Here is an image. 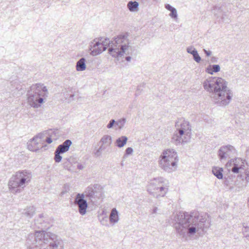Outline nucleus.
Here are the masks:
<instances>
[{
  "mask_svg": "<svg viewBox=\"0 0 249 249\" xmlns=\"http://www.w3.org/2000/svg\"><path fill=\"white\" fill-rule=\"evenodd\" d=\"M212 12L217 18H219L223 20L224 19L226 14L223 12L221 6H215L212 10Z\"/></svg>",
  "mask_w": 249,
  "mask_h": 249,
  "instance_id": "f3484780",
  "label": "nucleus"
},
{
  "mask_svg": "<svg viewBox=\"0 0 249 249\" xmlns=\"http://www.w3.org/2000/svg\"><path fill=\"white\" fill-rule=\"evenodd\" d=\"M203 51L206 54V55L208 56H210L212 54V52L210 51H207L205 49H203Z\"/></svg>",
  "mask_w": 249,
  "mask_h": 249,
  "instance_id": "c9c22d12",
  "label": "nucleus"
},
{
  "mask_svg": "<svg viewBox=\"0 0 249 249\" xmlns=\"http://www.w3.org/2000/svg\"><path fill=\"white\" fill-rule=\"evenodd\" d=\"M193 59L197 63H199L201 61V57L198 54V53L193 56Z\"/></svg>",
  "mask_w": 249,
  "mask_h": 249,
  "instance_id": "473e14b6",
  "label": "nucleus"
},
{
  "mask_svg": "<svg viewBox=\"0 0 249 249\" xmlns=\"http://www.w3.org/2000/svg\"><path fill=\"white\" fill-rule=\"evenodd\" d=\"M74 204L77 207L78 212L81 215H84L86 214L88 208V203L84 194L78 193L76 194Z\"/></svg>",
  "mask_w": 249,
  "mask_h": 249,
  "instance_id": "ddd939ff",
  "label": "nucleus"
},
{
  "mask_svg": "<svg viewBox=\"0 0 249 249\" xmlns=\"http://www.w3.org/2000/svg\"><path fill=\"white\" fill-rule=\"evenodd\" d=\"M127 140L126 136H122L116 139L115 144L118 147L122 148L126 143Z\"/></svg>",
  "mask_w": 249,
  "mask_h": 249,
  "instance_id": "5701e85b",
  "label": "nucleus"
},
{
  "mask_svg": "<svg viewBox=\"0 0 249 249\" xmlns=\"http://www.w3.org/2000/svg\"><path fill=\"white\" fill-rule=\"evenodd\" d=\"M168 181L162 177L151 179L147 188L149 193L157 198L164 196L168 192Z\"/></svg>",
  "mask_w": 249,
  "mask_h": 249,
  "instance_id": "1a4fd4ad",
  "label": "nucleus"
},
{
  "mask_svg": "<svg viewBox=\"0 0 249 249\" xmlns=\"http://www.w3.org/2000/svg\"><path fill=\"white\" fill-rule=\"evenodd\" d=\"M159 209L157 207H154L151 211V214L153 217H155L157 214H160Z\"/></svg>",
  "mask_w": 249,
  "mask_h": 249,
  "instance_id": "7c9ffc66",
  "label": "nucleus"
},
{
  "mask_svg": "<svg viewBox=\"0 0 249 249\" xmlns=\"http://www.w3.org/2000/svg\"><path fill=\"white\" fill-rule=\"evenodd\" d=\"M100 43L104 47H108V53L113 57H121L124 54H131L132 47L126 35H120L111 41L108 38H101Z\"/></svg>",
  "mask_w": 249,
  "mask_h": 249,
  "instance_id": "20e7f679",
  "label": "nucleus"
},
{
  "mask_svg": "<svg viewBox=\"0 0 249 249\" xmlns=\"http://www.w3.org/2000/svg\"><path fill=\"white\" fill-rule=\"evenodd\" d=\"M36 209L34 206H30L25 209L22 212V214L27 218H31L35 213Z\"/></svg>",
  "mask_w": 249,
  "mask_h": 249,
  "instance_id": "412c9836",
  "label": "nucleus"
},
{
  "mask_svg": "<svg viewBox=\"0 0 249 249\" xmlns=\"http://www.w3.org/2000/svg\"><path fill=\"white\" fill-rule=\"evenodd\" d=\"M61 154H62L61 152L57 151V150H55L54 152L55 156L54 160L56 162L59 163L61 161L62 157L60 156Z\"/></svg>",
  "mask_w": 249,
  "mask_h": 249,
  "instance_id": "bb28decb",
  "label": "nucleus"
},
{
  "mask_svg": "<svg viewBox=\"0 0 249 249\" xmlns=\"http://www.w3.org/2000/svg\"><path fill=\"white\" fill-rule=\"evenodd\" d=\"M223 168L219 167H214L212 169L213 174L218 179L223 178Z\"/></svg>",
  "mask_w": 249,
  "mask_h": 249,
  "instance_id": "b1692460",
  "label": "nucleus"
},
{
  "mask_svg": "<svg viewBox=\"0 0 249 249\" xmlns=\"http://www.w3.org/2000/svg\"><path fill=\"white\" fill-rule=\"evenodd\" d=\"M71 144L72 142L70 140H67L61 144L58 145L56 150L62 154L64 153L69 150Z\"/></svg>",
  "mask_w": 249,
  "mask_h": 249,
  "instance_id": "dca6fc26",
  "label": "nucleus"
},
{
  "mask_svg": "<svg viewBox=\"0 0 249 249\" xmlns=\"http://www.w3.org/2000/svg\"><path fill=\"white\" fill-rule=\"evenodd\" d=\"M48 135L49 137H47L45 140H44V142H46L47 143L50 144L53 142L52 137H53V135H55V134H45V135Z\"/></svg>",
  "mask_w": 249,
  "mask_h": 249,
  "instance_id": "c85d7f7f",
  "label": "nucleus"
},
{
  "mask_svg": "<svg viewBox=\"0 0 249 249\" xmlns=\"http://www.w3.org/2000/svg\"><path fill=\"white\" fill-rule=\"evenodd\" d=\"M74 96V94L73 93H71L70 94L69 98L68 99V102H71L72 101L73 99V97Z\"/></svg>",
  "mask_w": 249,
  "mask_h": 249,
  "instance_id": "f704fd0d",
  "label": "nucleus"
},
{
  "mask_svg": "<svg viewBox=\"0 0 249 249\" xmlns=\"http://www.w3.org/2000/svg\"><path fill=\"white\" fill-rule=\"evenodd\" d=\"M112 143V138L110 135H103L99 142V147L94 153L95 156L98 157L101 156L103 153H109Z\"/></svg>",
  "mask_w": 249,
  "mask_h": 249,
  "instance_id": "f8f14e48",
  "label": "nucleus"
},
{
  "mask_svg": "<svg viewBox=\"0 0 249 249\" xmlns=\"http://www.w3.org/2000/svg\"><path fill=\"white\" fill-rule=\"evenodd\" d=\"M84 165L81 164H78L77 165V168L79 170H82L83 169H84Z\"/></svg>",
  "mask_w": 249,
  "mask_h": 249,
  "instance_id": "4c0bfd02",
  "label": "nucleus"
},
{
  "mask_svg": "<svg viewBox=\"0 0 249 249\" xmlns=\"http://www.w3.org/2000/svg\"><path fill=\"white\" fill-rule=\"evenodd\" d=\"M88 191H91V192H92V188L91 187H88Z\"/></svg>",
  "mask_w": 249,
  "mask_h": 249,
  "instance_id": "ea45409f",
  "label": "nucleus"
},
{
  "mask_svg": "<svg viewBox=\"0 0 249 249\" xmlns=\"http://www.w3.org/2000/svg\"><path fill=\"white\" fill-rule=\"evenodd\" d=\"M32 178V172L27 170H20L15 173L10 178L8 186L12 193L20 192L18 188H24L30 181Z\"/></svg>",
  "mask_w": 249,
  "mask_h": 249,
  "instance_id": "0eeeda50",
  "label": "nucleus"
},
{
  "mask_svg": "<svg viewBox=\"0 0 249 249\" xmlns=\"http://www.w3.org/2000/svg\"><path fill=\"white\" fill-rule=\"evenodd\" d=\"M89 49L92 55H97L101 53L107 49V47L100 43L99 38L94 39L91 42Z\"/></svg>",
  "mask_w": 249,
  "mask_h": 249,
  "instance_id": "2eb2a0df",
  "label": "nucleus"
},
{
  "mask_svg": "<svg viewBox=\"0 0 249 249\" xmlns=\"http://www.w3.org/2000/svg\"><path fill=\"white\" fill-rule=\"evenodd\" d=\"M139 3L136 1H129L127 4V7L131 12H137L139 10Z\"/></svg>",
  "mask_w": 249,
  "mask_h": 249,
  "instance_id": "4be33fe9",
  "label": "nucleus"
},
{
  "mask_svg": "<svg viewBox=\"0 0 249 249\" xmlns=\"http://www.w3.org/2000/svg\"><path fill=\"white\" fill-rule=\"evenodd\" d=\"M109 219L110 223L113 225H114L119 221V213L116 208H113L111 210Z\"/></svg>",
  "mask_w": 249,
  "mask_h": 249,
  "instance_id": "a211bd4d",
  "label": "nucleus"
},
{
  "mask_svg": "<svg viewBox=\"0 0 249 249\" xmlns=\"http://www.w3.org/2000/svg\"><path fill=\"white\" fill-rule=\"evenodd\" d=\"M126 122V120L125 118H122L120 119L117 121H116V126L118 127L119 129H122L124 127L125 123Z\"/></svg>",
  "mask_w": 249,
  "mask_h": 249,
  "instance_id": "a878e982",
  "label": "nucleus"
},
{
  "mask_svg": "<svg viewBox=\"0 0 249 249\" xmlns=\"http://www.w3.org/2000/svg\"><path fill=\"white\" fill-rule=\"evenodd\" d=\"M197 53H198V52H197V51H196L195 53H192L191 54H192V55H193V56H194V55H195Z\"/></svg>",
  "mask_w": 249,
  "mask_h": 249,
  "instance_id": "a19ab883",
  "label": "nucleus"
},
{
  "mask_svg": "<svg viewBox=\"0 0 249 249\" xmlns=\"http://www.w3.org/2000/svg\"><path fill=\"white\" fill-rule=\"evenodd\" d=\"M45 135L44 133H40L34 136L28 142V149L31 151L37 152L45 147L47 145L44 144Z\"/></svg>",
  "mask_w": 249,
  "mask_h": 249,
  "instance_id": "9b49d317",
  "label": "nucleus"
},
{
  "mask_svg": "<svg viewBox=\"0 0 249 249\" xmlns=\"http://www.w3.org/2000/svg\"><path fill=\"white\" fill-rule=\"evenodd\" d=\"M131 59V56H127L125 57V60L127 61H130Z\"/></svg>",
  "mask_w": 249,
  "mask_h": 249,
  "instance_id": "58836bf2",
  "label": "nucleus"
},
{
  "mask_svg": "<svg viewBox=\"0 0 249 249\" xmlns=\"http://www.w3.org/2000/svg\"><path fill=\"white\" fill-rule=\"evenodd\" d=\"M114 125H116V121L114 119L111 120L109 123L107 124V127L108 129L111 128Z\"/></svg>",
  "mask_w": 249,
  "mask_h": 249,
  "instance_id": "2f4dec72",
  "label": "nucleus"
},
{
  "mask_svg": "<svg viewBox=\"0 0 249 249\" xmlns=\"http://www.w3.org/2000/svg\"><path fill=\"white\" fill-rule=\"evenodd\" d=\"M170 219L177 234L185 239L195 233L202 234L210 226L207 219L186 212H174Z\"/></svg>",
  "mask_w": 249,
  "mask_h": 249,
  "instance_id": "f257e3e1",
  "label": "nucleus"
},
{
  "mask_svg": "<svg viewBox=\"0 0 249 249\" xmlns=\"http://www.w3.org/2000/svg\"><path fill=\"white\" fill-rule=\"evenodd\" d=\"M48 95V89L43 84L33 85L26 94L27 103L31 107L39 108L47 101Z\"/></svg>",
  "mask_w": 249,
  "mask_h": 249,
  "instance_id": "423d86ee",
  "label": "nucleus"
},
{
  "mask_svg": "<svg viewBox=\"0 0 249 249\" xmlns=\"http://www.w3.org/2000/svg\"><path fill=\"white\" fill-rule=\"evenodd\" d=\"M27 243L39 249L47 246L44 249H63L62 240L55 234L42 231L30 233L28 236Z\"/></svg>",
  "mask_w": 249,
  "mask_h": 249,
  "instance_id": "7ed1b4c3",
  "label": "nucleus"
},
{
  "mask_svg": "<svg viewBox=\"0 0 249 249\" xmlns=\"http://www.w3.org/2000/svg\"><path fill=\"white\" fill-rule=\"evenodd\" d=\"M171 142L176 145L189 143L192 138V127L190 123L183 118L178 119L175 124Z\"/></svg>",
  "mask_w": 249,
  "mask_h": 249,
  "instance_id": "39448f33",
  "label": "nucleus"
},
{
  "mask_svg": "<svg viewBox=\"0 0 249 249\" xmlns=\"http://www.w3.org/2000/svg\"><path fill=\"white\" fill-rule=\"evenodd\" d=\"M233 166L231 171L234 173H245L247 177L246 180L248 181L249 179V171L248 170V165L246 160L241 158H235L231 160L227 164V166Z\"/></svg>",
  "mask_w": 249,
  "mask_h": 249,
  "instance_id": "9d476101",
  "label": "nucleus"
},
{
  "mask_svg": "<svg viewBox=\"0 0 249 249\" xmlns=\"http://www.w3.org/2000/svg\"><path fill=\"white\" fill-rule=\"evenodd\" d=\"M178 160L177 152L173 149H169L164 150L160 156L159 163L164 171L172 173L177 169Z\"/></svg>",
  "mask_w": 249,
  "mask_h": 249,
  "instance_id": "6e6552de",
  "label": "nucleus"
},
{
  "mask_svg": "<svg viewBox=\"0 0 249 249\" xmlns=\"http://www.w3.org/2000/svg\"><path fill=\"white\" fill-rule=\"evenodd\" d=\"M237 151L231 145L223 146L218 150V156L220 160H226L230 157L236 154Z\"/></svg>",
  "mask_w": 249,
  "mask_h": 249,
  "instance_id": "4468645a",
  "label": "nucleus"
},
{
  "mask_svg": "<svg viewBox=\"0 0 249 249\" xmlns=\"http://www.w3.org/2000/svg\"><path fill=\"white\" fill-rule=\"evenodd\" d=\"M228 82L221 77H210L202 83L204 89L219 106H226L233 96L232 91L228 87Z\"/></svg>",
  "mask_w": 249,
  "mask_h": 249,
  "instance_id": "f03ea898",
  "label": "nucleus"
},
{
  "mask_svg": "<svg viewBox=\"0 0 249 249\" xmlns=\"http://www.w3.org/2000/svg\"><path fill=\"white\" fill-rule=\"evenodd\" d=\"M133 152V149L131 147H128L125 150V155H131Z\"/></svg>",
  "mask_w": 249,
  "mask_h": 249,
  "instance_id": "72a5a7b5",
  "label": "nucleus"
},
{
  "mask_svg": "<svg viewBox=\"0 0 249 249\" xmlns=\"http://www.w3.org/2000/svg\"><path fill=\"white\" fill-rule=\"evenodd\" d=\"M92 195V192L91 193H89V195Z\"/></svg>",
  "mask_w": 249,
  "mask_h": 249,
  "instance_id": "79ce46f5",
  "label": "nucleus"
},
{
  "mask_svg": "<svg viewBox=\"0 0 249 249\" xmlns=\"http://www.w3.org/2000/svg\"><path fill=\"white\" fill-rule=\"evenodd\" d=\"M64 95H65V99L68 101L70 95L68 94V92H64Z\"/></svg>",
  "mask_w": 249,
  "mask_h": 249,
  "instance_id": "e433bc0d",
  "label": "nucleus"
},
{
  "mask_svg": "<svg viewBox=\"0 0 249 249\" xmlns=\"http://www.w3.org/2000/svg\"><path fill=\"white\" fill-rule=\"evenodd\" d=\"M86 59L82 57L76 62L75 67L77 71H82L86 69Z\"/></svg>",
  "mask_w": 249,
  "mask_h": 249,
  "instance_id": "6ab92c4d",
  "label": "nucleus"
},
{
  "mask_svg": "<svg viewBox=\"0 0 249 249\" xmlns=\"http://www.w3.org/2000/svg\"><path fill=\"white\" fill-rule=\"evenodd\" d=\"M242 231L244 237L249 240V227L244 225Z\"/></svg>",
  "mask_w": 249,
  "mask_h": 249,
  "instance_id": "cd10ccee",
  "label": "nucleus"
},
{
  "mask_svg": "<svg viewBox=\"0 0 249 249\" xmlns=\"http://www.w3.org/2000/svg\"><path fill=\"white\" fill-rule=\"evenodd\" d=\"M196 51V49L193 46H189L186 49L187 52L190 54H192Z\"/></svg>",
  "mask_w": 249,
  "mask_h": 249,
  "instance_id": "c756f323",
  "label": "nucleus"
},
{
  "mask_svg": "<svg viewBox=\"0 0 249 249\" xmlns=\"http://www.w3.org/2000/svg\"><path fill=\"white\" fill-rule=\"evenodd\" d=\"M165 8L170 11V13L169 14V16L174 20H177L178 19V13L176 9L173 7H172L169 4H166L165 5Z\"/></svg>",
  "mask_w": 249,
  "mask_h": 249,
  "instance_id": "aec40b11",
  "label": "nucleus"
},
{
  "mask_svg": "<svg viewBox=\"0 0 249 249\" xmlns=\"http://www.w3.org/2000/svg\"><path fill=\"white\" fill-rule=\"evenodd\" d=\"M220 67L218 65H213L210 66L209 68L207 69L206 71L210 74H213L214 72H217L220 71Z\"/></svg>",
  "mask_w": 249,
  "mask_h": 249,
  "instance_id": "393cba45",
  "label": "nucleus"
}]
</instances>
